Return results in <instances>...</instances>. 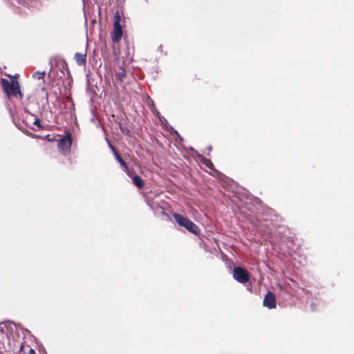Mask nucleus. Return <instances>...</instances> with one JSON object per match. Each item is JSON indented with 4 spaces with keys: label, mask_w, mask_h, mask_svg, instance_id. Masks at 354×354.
<instances>
[{
    "label": "nucleus",
    "mask_w": 354,
    "mask_h": 354,
    "mask_svg": "<svg viewBox=\"0 0 354 354\" xmlns=\"http://www.w3.org/2000/svg\"><path fill=\"white\" fill-rule=\"evenodd\" d=\"M108 144H109V147L111 148V149L113 151V153H115V151H118L116 150V149L114 147V146L112 145L109 141H108Z\"/></svg>",
    "instance_id": "2eb2a0df"
},
{
    "label": "nucleus",
    "mask_w": 354,
    "mask_h": 354,
    "mask_svg": "<svg viewBox=\"0 0 354 354\" xmlns=\"http://www.w3.org/2000/svg\"><path fill=\"white\" fill-rule=\"evenodd\" d=\"M33 124H34L35 125H37V127H41V125H40V120H39L38 118H37V119L34 121Z\"/></svg>",
    "instance_id": "4468645a"
},
{
    "label": "nucleus",
    "mask_w": 354,
    "mask_h": 354,
    "mask_svg": "<svg viewBox=\"0 0 354 354\" xmlns=\"http://www.w3.org/2000/svg\"><path fill=\"white\" fill-rule=\"evenodd\" d=\"M201 161L203 162V165H205L207 167H209L210 169L213 168V164L210 161V160H209L207 158H203V157H201Z\"/></svg>",
    "instance_id": "1a4fd4ad"
},
{
    "label": "nucleus",
    "mask_w": 354,
    "mask_h": 354,
    "mask_svg": "<svg viewBox=\"0 0 354 354\" xmlns=\"http://www.w3.org/2000/svg\"><path fill=\"white\" fill-rule=\"evenodd\" d=\"M115 75L118 80H122L123 77H125L126 72L123 68H120V71L119 72H117Z\"/></svg>",
    "instance_id": "9b49d317"
},
{
    "label": "nucleus",
    "mask_w": 354,
    "mask_h": 354,
    "mask_svg": "<svg viewBox=\"0 0 354 354\" xmlns=\"http://www.w3.org/2000/svg\"><path fill=\"white\" fill-rule=\"evenodd\" d=\"M232 275L234 279L241 283H245L249 281L248 272L241 267H235L233 269Z\"/></svg>",
    "instance_id": "20e7f679"
},
{
    "label": "nucleus",
    "mask_w": 354,
    "mask_h": 354,
    "mask_svg": "<svg viewBox=\"0 0 354 354\" xmlns=\"http://www.w3.org/2000/svg\"><path fill=\"white\" fill-rule=\"evenodd\" d=\"M263 306L269 309H272L276 307V299L274 293L268 292L266 294L263 299Z\"/></svg>",
    "instance_id": "423d86ee"
},
{
    "label": "nucleus",
    "mask_w": 354,
    "mask_h": 354,
    "mask_svg": "<svg viewBox=\"0 0 354 354\" xmlns=\"http://www.w3.org/2000/svg\"><path fill=\"white\" fill-rule=\"evenodd\" d=\"M1 84L8 97L19 96L20 99L22 98L23 95L20 91L19 84L17 80L12 79L10 82L6 79H2Z\"/></svg>",
    "instance_id": "f257e3e1"
},
{
    "label": "nucleus",
    "mask_w": 354,
    "mask_h": 354,
    "mask_svg": "<svg viewBox=\"0 0 354 354\" xmlns=\"http://www.w3.org/2000/svg\"><path fill=\"white\" fill-rule=\"evenodd\" d=\"M116 160L120 162L122 158L121 157V156L120 155V153L118 152V151H115V153H113Z\"/></svg>",
    "instance_id": "ddd939ff"
},
{
    "label": "nucleus",
    "mask_w": 354,
    "mask_h": 354,
    "mask_svg": "<svg viewBox=\"0 0 354 354\" xmlns=\"http://www.w3.org/2000/svg\"><path fill=\"white\" fill-rule=\"evenodd\" d=\"M173 216L179 225L185 227L188 231L194 234L199 233L198 227L187 218L178 214H174Z\"/></svg>",
    "instance_id": "f03ea898"
},
{
    "label": "nucleus",
    "mask_w": 354,
    "mask_h": 354,
    "mask_svg": "<svg viewBox=\"0 0 354 354\" xmlns=\"http://www.w3.org/2000/svg\"><path fill=\"white\" fill-rule=\"evenodd\" d=\"M45 74H46L45 71H42V72L37 71L33 74L32 77L35 79L41 80L44 78Z\"/></svg>",
    "instance_id": "9d476101"
},
{
    "label": "nucleus",
    "mask_w": 354,
    "mask_h": 354,
    "mask_svg": "<svg viewBox=\"0 0 354 354\" xmlns=\"http://www.w3.org/2000/svg\"><path fill=\"white\" fill-rule=\"evenodd\" d=\"M86 59V53H76L75 54V59L77 64L80 66H82V65L85 64Z\"/></svg>",
    "instance_id": "0eeeda50"
},
{
    "label": "nucleus",
    "mask_w": 354,
    "mask_h": 354,
    "mask_svg": "<svg viewBox=\"0 0 354 354\" xmlns=\"http://www.w3.org/2000/svg\"><path fill=\"white\" fill-rule=\"evenodd\" d=\"M120 20L121 18L119 13H115L114 15L112 40L116 43L118 42L122 37V26L120 25Z\"/></svg>",
    "instance_id": "7ed1b4c3"
},
{
    "label": "nucleus",
    "mask_w": 354,
    "mask_h": 354,
    "mask_svg": "<svg viewBox=\"0 0 354 354\" xmlns=\"http://www.w3.org/2000/svg\"><path fill=\"white\" fill-rule=\"evenodd\" d=\"M119 163L120 164V165L122 167V168L124 169V170L127 172V174L130 176H131V173H130V171L128 168V166L127 165L126 162L122 159Z\"/></svg>",
    "instance_id": "f8f14e48"
},
{
    "label": "nucleus",
    "mask_w": 354,
    "mask_h": 354,
    "mask_svg": "<svg viewBox=\"0 0 354 354\" xmlns=\"http://www.w3.org/2000/svg\"><path fill=\"white\" fill-rule=\"evenodd\" d=\"M133 184L138 188H142L144 185L143 180L138 176L132 177Z\"/></svg>",
    "instance_id": "6e6552de"
},
{
    "label": "nucleus",
    "mask_w": 354,
    "mask_h": 354,
    "mask_svg": "<svg viewBox=\"0 0 354 354\" xmlns=\"http://www.w3.org/2000/svg\"><path fill=\"white\" fill-rule=\"evenodd\" d=\"M72 145V138L70 134L62 138L58 142L59 151L66 155L69 153Z\"/></svg>",
    "instance_id": "39448f33"
}]
</instances>
